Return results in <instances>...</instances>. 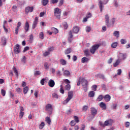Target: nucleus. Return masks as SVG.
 <instances>
[{"label": "nucleus", "mask_w": 130, "mask_h": 130, "mask_svg": "<svg viewBox=\"0 0 130 130\" xmlns=\"http://www.w3.org/2000/svg\"><path fill=\"white\" fill-rule=\"evenodd\" d=\"M82 85L83 87L84 88L88 87V80H86L85 78L80 77L78 82H77V86H80V85Z\"/></svg>", "instance_id": "f257e3e1"}, {"label": "nucleus", "mask_w": 130, "mask_h": 130, "mask_svg": "<svg viewBox=\"0 0 130 130\" xmlns=\"http://www.w3.org/2000/svg\"><path fill=\"white\" fill-rule=\"evenodd\" d=\"M74 91H71L68 92V96L66 99V100L63 102V104H68V103L70 101V100H72L73 97L74 96Z\"/></svg>", "instance_id": "f03ea898"}, {"label": "nucleus", "mask_w": 130, "mask_h": 130, "mask_svg": "<svg viewBox=\"0 0 130 130\" xmlns=\"http://www.w3.org/2000/svg\"><path fill=\"white\" fill-rule=\"evenodd\" d=\"M54 14L55 17L57 18V19H60V15H61V10L59 9L58 8H55L54 9Z\"/></svg>", "instance_id": "7ed1b4c3"}, {"label": "nucleus", "mask_w": 130, "mask_h": 130, "mask_svg": "<svg viewBox=\"0 0 130 130\" xmlns=\"http://www.w3.org/2000/svg\"><path fill=\"white\" fill-rule=\"evenodd\" d=\"M45 109L46 111H48V112H50V114H51L52 113V111L53 110V108H52V105L50 104H47L46 107H45Z\"/></svg>", "instance_id": "20e7f679"}, {"label": "nucleus", "mask_w": 130, "mask_h": 130, "mask_svg": "<svg viewBox=\"0 0 130 130\" xmlns=\"http://www.w3.org/2000/svg\"><path fill=\"white\" fill-rule=\"evenodd\" d=\"M105 20L107 27H108V28L111 27V24H110V20L109 19V15H108V14L105 15Z\"/></svg>", "instance_id": "39448f33"}, {"label": "nucleus", "mask_w": 130, "mask_h": 130, "mask_svg": "<svg viewBox=\"0 0 130 130\" xmlns=\"http://www.w3.org/2000/svg\"><path fill=\"white\" fill-rule=\"evenodd\" d=\"M100 46L99 44H95L92 46L91 49L90 50V52L92 54H94L96 52V50L99 48Z\"/></svg>", "instance_id": "423d86ee"}, {"label": "nucleus", "mask_w": 130, "mask_h": 130, "mask_svg": "<svg viewBox=\"0 0 130 130\" xmlns=\"http://www.w3.org/2000/svg\"><path fill=\"white\" fill-rule=\"evenodd\" d=\"M108 3V1H106L105 3L102 2V1H100L99 2V6L100 10L101 13H102L103 9L104 8V6L103 5H106Z\"/></svg>", "instance_id": "0eeeda50"}, {"label": "nucleus", "mask_w": 130, "mask_h": 130, "mask_svg": "<svg viewBox=\"0 0 130 130\" xmlns=\"http://www.w3.org/2000/svg\"><path fill=\"white\" fill-rule=\"evenodd\" d=\"M34 10V7L28 6L25 8V10H24L25 14L26 15H28L29 12L30 13H32Z\"/></svg>", "instance_id": "6e6552de"}, {"label": "nucleus", "mask_w": 130, "mask_h": 130, "mask_svg": "<svg viewBox=\"0 0 130 130\" xmlns=\"http://www.w3.org/2000/svg\"><path fill=\"white\" fill-rule=\"evenodd\" d=\"M14 53H16V54L21 52V49H20V45L19 44H16L14 47Z\"/></svg>", "instance_id": "1a4fd4ad"}, {"label": "nucleus", "mask_w": 130, "mask_h": 130, "mask_svg": "<svg viewBox=\"0 0 130 130\" xmlns=\"http://www.w3.org/2000/svg\"><path fill=\"white\" fill-rule=\"evenodd\" d=\"M24 29L25 31V33H27L28 31H29V29H30V24L28 21H26L24 24Z\"/></svg>", "instance_id": "9d476101"}, {"label": "nucleus", "mask_w": 130, "mask_h": 130, "mask_svg": "<svg viewBox=\"0 0 130 130\" xmlns=\"http://www.w3.org/2000/svg\"><path fill=\"white\" fill-rule=\"evenodd\" d=\"M37 24H38V17H35V20L33 22L32 25V29H35L37 27Z\"/></svg>", "instance_id": "9b49d317"}, {"label": "nucleus", "mask_w": 130, "mask_h": 130, "mask_svg": "<svg viewBox=\"0 0 130 130\" xmlns=\"http://www.w3.org/2000/svg\"><path fill=\"white\" fill-rule=\"evenodd\" d=\"M98 110L96 108L92 107L90 108V112L91 115L95 116L97 114Z\"/></svg>", "instance_id": "f8f14e48"}, {"label": "nucleus", "mask_w": 130, "mask_h": 130, "mask_svg": "<svg viewBox=\"0 0 130 130\" xmlns=\"http://www.w3.org/2000/svg\"><path fill=\"white\" fill-rule=\"evenodd\" d=\"M55 85V82H54V80L52 79H50L48 82V86L51 88H53Z\"/></svg>", "instance_id": "ddd939ff"}, {"label": "nucleus", "mask_w": 130, "mask_h": 130, "mask_svg": "<svg viewBox=\"0 0 130 130\" xmlns=\"http://www.w3.org/2000/svg\"><path fill=\"white\" fill-rule=\"evenodd\" d=\"M104 99L106 102H109L111 100V96L109 94H106L104 96Z\"/></svg>", "instance_id": "4468645a"}, {"label": "nucleus", "mask_w": 130, "mask_h": 130, "mask_svg": "<svg viewBox=\"0 0 130 130\" xmlns=\"http://www.w3.org/2000/svg\"><path fill=\"white\" fill-rule=\"evenodd\" d=\"M113 120L111 119H110L109 120H106L105 122H104V125H105L106 126H107V125H111L112 124V122H113Z\"/></svg>", "instance_id": "2eb2a0df"}, {"label": "nucleus", "mask_w": 130, "mask_h": 130, "mask_svg": "<svg viewBox=\"0 0 130 130\" xmlns=\"http://www.w3.org/2000/svg\"><path fill=\"white\" fill-rule=\"evenodd\" d=\"M80 30V28H79V27L75 26L73 28V33H75L77 34L79 32V31Z\"/></svg>", "instance_id": "dca6fc26"}, {"label": "nucleus", "mask_w": 130, "mask_h": 130, "mask_svg": "<svg viewBox=\"0 0 130 130\" xmlns=\"http://www.w3.org/2000/svg\"><path fill=\"white\" fill-rule=\"evenodd\" d=\"M100 107L101 108H102L104 110H106V104L101 102L100 104Z\"/></svg>", "instance_id": "f3484780"}, {"label": "nucleus", "mask_w": 130, "mask_h": 130, "mask_svg": "<svg viewBox=\"0 0 130 130\" xmlns=\"http://www.w3.org/2000/svg\"><path fill=\"white\" fill-rule=\"evenodd\" d=\"M119 58L120 59H125L126 58V54L125 53H120L119 54Z\"/></svg>", "instance_id": "a211bd4d"}, {"label": "nucleus", "mask_w": 130, "mask_h": 130, "mask_svg": "<svg viewBox=\"0 0 130 130\" xmlns=\"http://www.w3.org/2000/svg\"><path fill=\"white\" fill-rule=\"evenodd\" d=\"M12 69L14 74H15L17 78H18V77H19V73L18 72V70H17L15 67H13Z\"/></svg>", "instance_id": "6ab92c4d"}, {"label": "nucleus", "mask_w": 130, "mask_h": 130, "mask_svg": "<svg viewBox=\"0 0 130 130\" xmlns=\"http://www.w3.org/2000/svg\"><path fill=\"white\" fill-rule=\"evenodd\" d=\"M1 43L3 46L6 45L7 43V39L5 37H3L1 40Z\"/></svg>", "instance_id": "aec40b11"}, {"label": "nucleus", "mask_w": 130, "mask_h": 130, "mask_svg": "<svg viewBox=\"0 0 130 130\" xmlns=\"http://www.w3.org/2000/svg\"><path fill=\"white\" fill-rule=\"evenodd\" d=\"M88 60H89V59L88 58L86 57H83L81 59V62L82 63H85V62H88Z\"/></svg>", "instance_id": "412c9836"}, {"label": "nucleus", "mask_w": 130, "mask_h": 130, "mask_svg": "<svg viewBox=\"0 0 130 130\" xmlns=\"http://www.w3.org/2000/svg\"><path fill=\"white\" fill-rule=\"evenodd\" d=\"M71 52H72V48H67L64 51L65 54H70V53H71Z\"/></svg>", "instance_id": "4be33fe9"}, {"label": "nucleus", "mask_w": 130, "mask_h": 130, "mask_svg": "<svg viewBox=\"0 0 130 130\" xmlns=\"http://www.w3.org/2000/svg\"><path fill=\"white\" fill-rule=\"evenodd\" d=\"M60 63L61 66H66L67 64V61L63 59H60Z\"/></svg>", "instance_id": "5701e85b"}, {"label": "nucleus", "mask_w": 130, "mask_h": 130, "mask_svg": "<svg viewBox=\"0 0 130 130\" xmlns=\"http://www.w3.org/2000/svg\"><path fill=\"white\" fill-rule=\"evenodd\" d=\"M88 96L90 98L94 97V96H95V92H94V91H91L89 92Z\"/></svg>", "instance_id": "b1692460"}, {"label": "nucleus", "mask_w": 130, "mask_h": 130, "mask_svg": "<svg viewBox=\"0 0 130 130\" xmlns=\"http://www.w3.org/2000/svg\"><path fill=\"white\" fill-rule=\"evenodd\" d=\"M51 30L52 32L54 33V34H57V33H58V29L55 27H52Z\"/></svg>", "instance_id": "393cba45"}, {"label": "nucleus", "mask_w": 130, "mask_h": 130, "mask_svg": "<svg viewBox=\"0 0 130 130\" xmlns=\"http://www.w3.org/2000/svg\"><path fill=\"white\" fill-rule=\"evenodd\" d=\"M119 63H120V60H119V59H118L116 61L113 63V67L114 68H116V67L117 66H118V64H119Z\"/></svg>", "instance_id": "a878e982"}, {"label": "nucleus", "mask_w": 130, "mask_h": 130, "mask_svg": "<svg viewBox=\"0 0 130 130\" xmlns=\"http://www.w3.org/2000/svg\"><path fill=\"white\" fill-rule=\"evenodd\" d=\"M45 121L48 123V124H50L51 123V119L49 117H46L45 118Z\"/></svg>", "instance_id": "bb28decb"}, {"label": "nucleus", "mask_w": 130, "mask_h": 130, "mask_svg": "<svg viewBox=\"0 0 130 130\" xmlns=\"http://www.w3.org/2000/svg\"><path fill=\"white\" fill-rule=\"evenodd\" d=\"M28 91H29V87L28 86H25L23 88V94H27Z\"/></svg>", "instance_id": "cd10ccee"}, {"label": "nucleus", "mask_w": 130, "mask_h": 130, "mask_svg": "<svg viewBox=\"0 0 130 130\" xmlns=\"http://www.w3.org/2000/svg\"><path fill=\"white\" fill-rule=\"evenodd\" d=\"M70 71H67V70H65L63 72V76H64L65 77H68L69 76H70Z\"/></svg>", "instance_id": "c85d7f7f"}, {"label": "nucleus", "mask_w": 130, "mask_h": 130, "mask_svg": "<svg viewBox=\"0 0 130 130\" xmlns=\"http://www.w3.org/2000/svg\"><path fill=\"white\" fill-rule=\"evenodd\" d=\"M45 125V123H44V122H42L40 124V125L39 126L40 129H42V128L44 127Z\"/></svg>", "instance_id": "c756f323"}, {"label": "nucleus", "mask_w": 130, "mask_h": 130, "mask_svg": "<svg viewBox=\"0 0 130 130\" xmlns=\"http://www.w3.org/2000/svg\"><path fill=\"white\" fill-rule=\"evenodd\" d=\"M114 36L118 38L119 37V31H115L113 33Z\"/></svg>", "instance_id": "7c9ffc66"}, {"label": "nucleus", "mask_w": 130, "mask_h": 130, "mask_svg": "<svg viewBox=\"0 0 130 130\" xmlns=\"http://www.w3.org/2000/svg\"><path fill=\"white\" fill-rule=\"evenodd\" d=\"M39 36L40 39H42V40L44 39V34H43V32H40Z\"/></svg>", "instance_id": "2f4dec72"}, {"label": "nucleus", "mask_w": 130, "mask_h": 130, "mask_svg": "<svg viewBox=\"0 0 130 130\" xmlns=\"http://www.w3.org/2000/svg\"><path fill=\"white\" fill-rule=\"evenodd\" d=\"M59 91L61 94H64V90L63 89V87L62 86V85H60Z\"/></svg>", "instance_id": "473e14b6"}, {"label": "nucleus", "mask_w": 130, "mask_h": 130, "mask_svg": "<svg viewBox=\"0 0 130 130\" xmlns=\"http://www.w3.org/2000/svg\"><path fill=\"white\" fill-rule=\"evenodd\" d=\"M16 91L17 93H18V94H21V93H22V89H21V88H19V87L16 88Z\"/></svg>", "instance_id": "72a5a7b5"}, {"label": "nucleus", "mask_w": 130, "mask_h": 130, "mask_svg": "<svg viewBox=\"0 0 130 130\" xmlns=\"http://www.w3.org/2000/svg\"><path fill=\"white\" fill-rule=\"evenodd\" d=\"M84 54L86 55V56H90V53L89 52V50L86 49L84 51Z\"/></svg>", "instance_id": "f704fd0d"}, {"label": "nucleus", "mask_w": 130, "mask_h": 130, "mask_svg": "<svg viewBox=\"0 0 130 130\" xmlns=\"http://www.w3.org/2000/svg\"><path fill=\"white\" fill-rule=\"evenodd\" d=\"M111 47H112V48H116V47H117V43L115 42L112 43L111 44Z\"/></svg>", "instance_id": "c9c22d12"}, {"label": "nucleus", "mask_w": 130, "mask_h": 130, "mask_svg": "<svg viewBox=\"0 0 130 130\" xmlns=\"http://www.w3.org/2000/svg\"><path fill=\"white\" fill-rule=\"evenodd\" d=\"M64 88L65 90H68V91H69V90H71V85L67 84L65 86Z\"/></svg>", "instance_id": "e433bc0d"}, {"label": "nucleus", "mask_w": 130, "mask_h": 130, "mask_svg": "<svg viewBox=\"0 0 130 130\" xmlns=\"http://www.w3.org/2000/svg\"><path fill=\"white\" fill-rule=\"evenodd\" d=\"M21 62L22 63H26V56H22V58H21Z\"/></svg>", "instance_id": "4c0bfd02"}, {"label": "nucleus", "mask_w": 130, "mask_h": 130, "mask_svg": "<svg viewBox=\"0 0 130 130\" xmlns=\"http://www.w3.org/2000/svg\"><path fill=\"white\" fill-rule=\"evenodd\" d=\"M73 117L74 118L75 121H76L77 122V123L79 122L80 120H79V117H78L77 116H74Z\"/></svg>", "instance_id": "58836bf2"}, {"label": "nucleus", "mask_w": 130, "mask_h": 130, "mask_svg": "<svg viewBox=\"0 0 130 130\" xmlns=\"http://www.w3.org/2000/svg\"><path fill=\"white\" fill-rule=\"evenodd\" d=\"M23 116H24V112H20L19 117L20 119L23 118Z\"/></svg>", "instance_id": "ea45409f"}, {"label": "nucleus", "mask_w": 130, "mask_h": 130, "mask_svg": "<svg viewBox=\"0 0 130 130\" xmlns=\"http://www.w3.org/2000/svg\"><path fill=\"white\" fill-rule=\"evenodd\" d=\"M48 4V0H43L42 5L44 6H46Z\"/></svg>", "instance_id": "a19ab883"}, {"label": "nucleus", "mask_w": 130, "mask_h": 130, "mask_svg": "<svg viewBox=\"0 0 130 130\" xmlns=\"http://www.w3.org/2000/svg\"><path fill=\"white\" fill-rule=\"evenodd\" d=\"M89 18H91V16H86L85 18H84L83 19V23L87 22V21H88V19H89Z\"/></svg>", "instance_id": "79ce46f5"}, {"label": "nucleus", "mask_w": 130, "mask_h": 130, "mask_svg": "<svg viewBox=\"0 0 130 130\" xmlns=\"http://www.w3.org/2000/svg\"><path fill=\"white\" fill-rule=\"evenodd\" d=\"M18 9V7H17V6H13L12 7V10L13 11V12H17V10Z\"/></svg>", "instance_id": "37998d69"}, {"label": "nucleus", "mask_w": 130, "mask_h": 130, "mask_svg": "<svg viewBox=\"0 0 130 130\" xmlns=\"http://www.w3.org/2000/svg\"><path fill=\"white\" fill-rule=\"evenodd\" d=\"M104 97L103 95H100L99 96V97L97 99L98 101H101L103 99Z\"/></svg>", "instance_id": "c03bdc74"}, {"label": "nucleus", "mask_w": 130, "mask_h": 130, "mask_svg": "<svg viewBox=\"0 0 130 130\" xmlns=\"http://www.w3.org/2000/svg\"><path fill=\"white\" fill-rule=\"evenodd\" d=\"M82 110L83 111H87V110H88V106H83Z\"/></svg>", "instance_id": "a18cd8bd"}, {"label": "nucleus", "mask_w": 130, "mask_h": 130, "mask_svg": "<svg viewBox=\"0 0 130 130\" xmlns=\"http://www.w3.org/2000/svg\"><path fill=\"white\" fill-rule=\"evenodd\" d=\"M120 42H121V44H125V43H126V40H125V39H122L121 40H120Z\"/></svg>", "instance_id": "49530a36"}, {"label": "nucleus", "mask_w": 130, "mask_h": 130, "mask_svg": "<svg viewBox=\"0 0 130 130\" xmlns=\"http://www.w3.org/2000/svg\"><path fill=\"white\" fill-rule=\"evenodd\" d=\"M52 96L53 97V98H56V99H58V96L57 95V94L54 93L52 94Z\"/></svg>", "instance_id": "de8ad7c7"}, {"label": "nucleus", "mask_w": 130, "mask_h": 130, "mask_svg": "<svg viewBox=\"0 0 130 130\" xmlns=\"http://www.w3.org/2000/svg\"><path fill=\"white\" fill-rule=\"evenodd\" d=\"M102 88L103 90H104L105 91H106V90H107V88H106V85L105 84H102Z\"/></svg>", "instance_id": "09e8293b"}, {"label": "nucleus", "mask_w": 130, "mask_h": 130, "mask_svg": "<svg viewBox=\"0 0 130 130\" xmlns=\"http://www.w3.org/2000/svg\"><path fill=\"white\" fill-rule=\"evenodd\" d=\"M70 125H71L72 126H74L76 125V122H75L74 120H72L70 122Z\"/></svg>", "instance_id": "8fccbe9b"}, {"label": "nucleus", "mask_w": 130, "mask_h": 130, "mask_svg": "<svg viewBox=\"0 0 130 130\" xmlns=\"http://www.w3.org/2000/svg\"><path fill=\"white\" fill-rule=\"evenodd\" d=\"M44 67L46 70H48V69H49V67H48V63H47V62H45Z\"/></svg>", "instance_id": "3c124183"}, {"label": "nucleus", "mask_w": 130, "mask_h": 130, "mask_svg": "<svg viewBox=\"0 0 130 130\" xmlns=\"http://www.w3.org/2000/svg\"><path fill=\"white\" fill-rule=\"evenodd\" d=\"M63 26L64 27V29H68V23L66 22L63 23Z\"/></svg>", "instance_id": "603ef678"}, {"label": "nucleus", "mask_w": 130, "mask_h": 130, "mask_svg": "<svg viewBox=\"0 0 130 130\" xmlns=\"http://www.w3.org/2000/svg\"><path fill=\"white\" fill-rule=\"evenodd\" d=\"M1 94L3 96H6V90L4 89L1 90Z\"/></svg>", "instance_id": "864d4df0"}, {"label": "nucleus", "mask_w": 130, "mask_h": 130, "mask_svg": "<svg viewBox=\"0 0 130 130\" xmlns=\"http://www.w3.org/2000/svg\"><path fill=\"white\" fill-rule=\"evenodd\" d=\"M50 54V53L48 51L45 52L43 53L44 56H47L48 55H49Z\"/></svg>", "instance_id": "5fc2aeb1"}, {"label": "nucleus", "mask_w": 130, "mask_h": 130, "mask_svg": "<svg viewBox=\"0 0 130 130\" xmlns=\"http://www.w3.org/2000/svg\"><path fill=\"white\" fill-rule=\"evenodd\" d=\"M29 48H30L28 46L25 47L23 50V52H26V51H27V50H29Z\"/></svg>", "instance_id": "6e6d98bb"}, {"label": "nucleus", "mask_w": 130, "mask_h": 130, "mask_svg": "<svg viewBox=\"0 0 130 130\" xmlns=\"http://www.w3.org/2000/svg\"><path fill=\"white\" fill-rule=\"evenodd\" d=\"M46 81V78H43L40 81L41 85H44V81Z\"/></svg>", "instance_id": "4d7b16f0"}, {"label": "nucleus", "mask_w": 130, "mask_h": 130, "mask_svg": "<svg viewBox=\"0 0 130 130\" xmlns=\"http://www.w3.org/2000/svg\"><path fill=\"white\" fill-rule=\"evenodd\" d=\"M129 126H130V122L128 121L126 122L125 123V126L126 127H129Z\"/></svg>", "instance_id": "13d9d810"}, {"label": "nucleus", "mask_w": 130, "mask_h": 130, "mask_svg": "<svg viewBox=\"0 0 130 130\" xmlns=\"http://www.w3.org/2000/svg\"><path fill=\"white\" fill-rule=\"evenodd\" d=\"M121 73H122V71H121V69H119L117 70V75L118 76H120L121 75Z\"/></svg>", "instance_id": "bf43d9fd"}, {"label": "nucleus", "mask_w": 130, "mask_h": 130, "mask_svg": "<svg viewBox=\"0 0 130 130\" xmlns=\"http://www.w3.org/2000/svg\"><path fill=\"white\" fill-rule=\"evenodd\" d=\"M63 5V0H59V7H61Z\"/></svg>", "instance_id": "052dcab7"}, {"label": "nucleus", "mask_w": 130, "mask_h": 130, "mask_svg": "<svg viewBox=\"0 0 130 130\" xmlns=\"http://www.w3.org/2000/svg\"><path fill=\"white\" fill-rule=\"evenodd\" d=\"M92 90H93V91H96L97 90V85H93L92 86Z\"/></svg>", "instance_id": "680f3d73"}, {"label": "nucleus", "mask_w": 130, "mask_h": 130, "mask_svg": "<svg viewBox=\"0 0 130 130\" xmlns=\"http://www.w3.org/2000/svg\"><path fill=\"white\" fill-rule=\"evenodd\" d=\"M86 32L89 33V32H90V31H91V27H90V26L86 27Z\"/></svg>", "instance_id": "e2e57ef3"}, {"label": "nucleus", "mask_w": 130, "mask_h": 130, "mask_svg": "<svg viewBox=\"0 0 130 130\" xmlns=\"http://www.w3.org/2000/svg\"><path fill=\"white\" fill-rule=\"evenodd\" d=\"M99 76L101 79H102L103 80H104L105 79V77H104V75L103 74H99Z\"/></svg>", "instance_id": "0e129e2a"}, {"label": "nucleus", "mask_w": 130, "mask_h": 130, "mask_svg": "<svg viewBox=\"0 0 130 130\" xmlns=\"http://www.w3.org/2000/svg\"><path fill=\"white\" fill-rule=\"evenodd\" d=\"M69 38L71 39L73 38V32H72V30H70L69 32Z\"/></svg>", "instance_id": "69168bd1"}, {"label": "nucleus", "mask_w": 130, "mask_h": 130, "mask_svg": "<svg viewBox=\"0 0 130 130\" xmlns=\"http://www.w3.org/2000/svg\"><path fill=\"white\" fill-rule=\"evenodd\" d=\"M54 49V48H53V47H51L48 48V50L49 52H50L51 51H53Z\"/></svg>", "instance_id": "338daca9"}, {"label": "nucleus", "mask_w": 130, "mask_h": 130, "mask_svg": "<svg viewBox=\"0 0 130 130\" xmlns=\"http://www.w3.org/2000/svg\"><path fill=\"white\" fill-rule=\"evenodd\" d=\"M115 20L116 19L115 18H113L112 19V20H111V22L113 26V25H114V23H115Z\"/></svg>", "instance_id": "774afa93"}]
</instances>
